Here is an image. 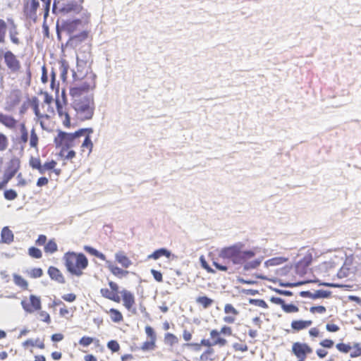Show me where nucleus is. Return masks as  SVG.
Listing matches in <instances>:
<instances>
[{
	"label": "nucleus",
	"instance_id": "1",
	"mask_svg": "<svg viewBox=\"0 0 361 361\" xmlns=\"http://www.w3.org/2000/svg\"><path fill=\"white\" fill-rule=\"evenodd\" d=\"M54 143L59 151V156L63 161L73 163L76 157L75 148L80 146V155L88 157L93 149V142L90 136L86 135L82 141L79 137L78 132L67 133L61 130H57V135L54 138Z\"/></svg>",
	"mask_w": 361,
	"mask_h": 361
},
{
	"label": "nucleus",
	"instance_id": "2",
	"mask_svg": "<svg viewBox=\"0 0 361 361\" xmlns=\"http://www.w3.org/2000/svg\"><path fill=\"white\" fill-rule=\"evenodd\" d=\"M243 246L241 244H235L224 247L219 255L221 258L232 262L234 264L243 266L245 271L256 269L261 264V260L255 258L254 250H243Z\"/></svg>",
	"mask_w": 361,
	"mask_h": 361
},
{
	"label": "nucleus",
	"instance_id": "3",
	"mask_svg": "<svg viewBox=\"0 0 361 361\" xmlns=\"http://www.w3.org/2000/svg\"><path fill=\"white\" fill-rule=\"evenodd\" d=\"M109 288H102L100 289L101 295L116 303H120L122 298L123 306L125 309L132 313H135V294L126 288L119 290V286L117 283L109 281Z\"/></svg>",
	"mask_w": 361,
	"mask_h": 361
},
{
	"label": "nucleus",
	"instance_id": "4",
	"mask_svg": "<svg viewBox=\"0 0 361 361\" xmlns=\"http://www.w3.org/2000/svg\"><path fill=\"white\" fill-rule=\"evenodd\" d=\"M64 265L72 275L81 276L89 264L87 257L81 252H67L63 255Z\"/></svg>",
	"mask_w": 361,
	"mask_h": 361
},
{
	"label": "nucleus",
	"instance_id": "5",
	"mask_svg": "<svg viewBox=\"0 0 361 361\" xmlns=\"http://www.w3.org/2000/svg\"><path fill=\"white\" fill-rule=\"evenodd\" d=\"M77 118L80 121L91 120L94 114L95 104L92 97L85 96L74 99L72 103Z\"/></svg>",
	"mask_w": 361,
	"mask_h": 361
},
{
	"label": "nucleus",
	"instance_id": "6",
	"mask_svg": "<svg viewBox=\"0 0 361 361\" xmlns=\"http://www.w3.org/2000/svg\"><path fill=\"white\" fill-rule=\"evenodd\" d=\"M29 165L32 169L38 171L40 174L49 172V176L51 173H54L59 177L62 172L61 169L56 168L57 162L54 159L47 161L42 164L39 157L32 156L29 159Z\"/></svg>",
	"mask_w": 361,
	"mask_h": 361
},
{
	"label": "nucleus",
	"instance_id": "7",
	"mask_svg": "<svg viewBox=\"0 0 361 361\" xmlns=\"http://www.w3.org/2000/svg\"><path fill=\"white\" fill-rule=\"evenodd\" d=\"M95 87L94 79L91 76H85L83 78L75 80L73 86L70 88L69 94L74 99L82 98V96L87 94Z\"/></svg>",
	"mask_w": 361,
	"mask_h": 361
},
{
	"label": "nucleus",
	"instance_id": "8",
	"mask_svg": "<svg viewBox=\"0 0 361 361\" xmlns=\"http://www.w3.org/2000/svg\"><path fill=\"white\" fill-rule=\"evenodd\" d=\"M233 335V329L228 325H223L219 330L216 329H212L209 332L210 344L212 346L224 347L228 343L225 337H230Z\"/></svg>",
	"mask_w": 361,
	"mask_h": 361
},
{
	"label": "nucleus",
	"instance_id": "9",
	"mask_svg": "<svg viewBox=\"0 0 361 361\" xmlns=\"http://www.w3.org/2000/svg\"><path fill=\"white\" fill-rule=\"evenodd\" d=\"M39 0H30L26 2L24 6V12L29 16L36 14L37 10L39 6ZM42 2V9L44 11V17L46 18L49 12L51 0H40Z\"/></svg>",
	"mask_w": 361,
	"mask_h": 361
},
{
	"label": "nucleus",
	"instance_id": "10",
	"mask_svg": "<svg viewBox=\"0 0 361 361\" xmlns=\"http://www.w3.org/2000/svg\"><path fill=\"white\" fill-rule=\"evenodd\" d=\"M20 305L23 310L29 314H32L37 311H39L42 309V300L40 296L31 294L27 298H24L21 300Z\"/></svg>",
	"mask_w": 361,
	"mask_h": 361
},
{
	"label": "nucleus",
	"instance_id": "11",
	"mask_svg": "<svg viewBox=\"0 0 361 361\" xmlns=\"http://www.w3.org/2000/svg\"><path fill=\"white\" fill-rule=\"evenodd\" d=\"M82 0H54L53 11L59 9L60 11L70 12V11H80L81 9V3Z\"/></svg>",
	"mask_w": 361,
	"mask_h": 361
},
{
	"label": "nucleus",
	"instance_id": "12",
	"mask_svg": "<svg viewBox=\"0 0 361 361\" xmlns=\"http://www.w3.org/2000/svg\"><path fill=\"white\" fill-rule=\"evenodd\" d=\"M145 332L147 340L142 343L140 350L143 352L153 351L156 350L157 348V338L154 329L151 326L147 325L145 327Z\"/></svg>",
	"mask_w": 361,
	"mask_h": 361
},
{
	"label": "nucleus",
	"instance_id": "13",
	"mask_svg": "<svg viewBox=\"0 0 361 361\" xmlns=\"http://www.w3.org/2000/svg\"><path fill=\"white\" fill-rule=\"evenodd\" d=\"M202 343L204 344V347L206 348L200 354L199 361H218L219 356L216 353L214 346L210 344V340L202 338Z\"/></svg>",
	"mask_w": 361,
	"mask_h": 361
},
{
	"label": "nucleus",
	"instance_id": "14",
	"mask_svg": "<svg viewBox=\"0 0 361 361\" xmlns=\"http://www.w3.org/2000/svg\"><path fill=\"white\" fill-rule=\"evenodd\" d=\"M223 321L226 324H234L240 316V311L231 303H226L224 307Z\"/></svg>",
	"mask_w": 361,
	"mask_h": 361
},
{
	"label": "nucleus",
	"instance_id": "15",
	"mask_svg": "<svg viewBox=\"0 0 361 361\" xmlns=\"http://www.w3.org/2000/svg\"><path fill=\"white\" fill-rule=\"evenodd\" d=\"M292 353L298 360H305L307 355L312 353V348L305 343L295 342L292 345Z\"/></svg>",
	"mask_w": 361,
	"mask_h": 361
},
{
	"label": "nucleus",
	"instance_id": "16",
	"mask_svg": "<svg viewBox=\"0 0 361 361\" xmlns=\"http://www.w3.org/2000/svg\"><path fill=\"white\" fill-rule=\"evenodd\" d=\"M87 22H84L80 19L68 20L63 22L62 28L69 35H73L76 31L82 30Z\"/></svg>",
	"mask_w": 361,
	"mask_h": 361
},
{
	"label": "nucleus",
	"instance_id": "17",
	"mask_svg": "<svg viewBox=\"0 0 361 361\" xmlns=\"http://www.w3.org/2000/svg\"><path fill=\"white\" fill-rule=\"evenodd\" d=\"M4 59L6 66L11 71L18 72L20 70V63L11 51H6L4 54Z\"/></svg>",
	"mask_w": 361,
	"mask_h": 361
},
{
	"label": "nucleus",
	"instance_id": "18",
	"mask_svg": "<svg viewBox=\"0 0 361 361\" xmlns=\"http://www.w3.org/2000/svg\"><path fill=\"white\" fill-rule=\"evenodd\" d=\"M271 301L276 305H279L282 310L286 313H295L299 311V308L294 304H286L285 300L281 298L272 297Z\"/></svg>",
	"mask_w": 361,
	"mask_h": 361
},
{
	"label": "nucleus",
	"instance_id": "19",
	"mask_svg": "<svg viewBox=\"0 0 361 361\" xmlns=\"http://www.w3.org/2000/svg\"><path fill=\"white\" fill-rule=\"evenodd\" d=\"M47 274L51 280H54L59 283H65V277L61 270L57 267L54 266L49 267L47 270Z\"/></svg>",
	"mask_w": 361,
	"mask_h": 361
},
{
	"label": "nucleus",
	"instance_id": "20",
	"mask_svg": "<svg viewBox=\"0 0 361 361\" xmlns=\"http://www.w3.org/2000/svg\"><path fill=\"white\" fill-rule=\"evenodd\" d=\"M312 324V320L296 319L292 321L290 327L293 332H299L309 328Z\"/></svg>",
	"mask_w": 361,
	"mask_h": 361
},
{
	"label": "nucleus",
	"instance_id": "21",
	"mask_svg": "<svg viewBox=\"0 0 361 361\" xmlns=\"http://www.w3.org/2000/svg\"><path fill=\"white\" fill-rule=\"evenodd\" d=\"M107 268L109 271L118 279L126 277L129 274V271L126 270V269L120 268L111 262H107Z\"/></svg>",
	"mask_w": 361,
	"mask_h": 361
},
{
	"label": "nucleus",
	"instance_id": "22",
	"mask_svg": "<svg viewBox=\"0 0 361 361\" xmlns=\"http://www.w3.org/2000/svg\"><path fill=\"white\" fill-rule=\"evenodd\" d=\"M0 123L7 128L13 130L17 127L18 121L12 116L0 113Z\"/></svg>",
	"mask_w": 361,
	"mask_h": 361
},
{
	"label": "nucleus",
	"instance_id": "23",
	"mask_svg": "<svg viewBox=\"0 0 361 361\" xmlns=\"http://www.w3.org/2000/svg\"><path fill=\"white\" fill-rule=\"evenodd\" d=\"M116 261L124 269L129 268L133 262L123 251H119L115 254Z\"/></svg>",
	"mask_w": 361,
	"mask_h": 361
},
{
	"label": "nucleus",
	"instance_id": "24",
	"mask_svg": "<svg viewBox=\"0 0 361 361\" xmlns=\"http://www.w3.org/2000/svg\"><path fill=\"white\" fill-rule=\"evenodd\" d=\"M161 257H165L167 259L173 258L174 255L166 248H160L154 251L152 254L148 256V259H158Z\"/></svg>",
	"mask_w": 361,
	"mask_h": 361
},
{
	"label": "nucleus",
	"instance_id": "25",
	"mask_svg": "<svg viewBox=\"0 0 361 361\" xmlns=\"http://www.w3.org/2000/svg\"><path fill=\"white\" fill-rule=\"evenodd\" d=\"M8 21L11 25V28L9 29V37L12 43L16 45H18L20 43V40L18 37L19 32L17 29L16 25L14 23L13 20L8 19Z\"/></svg>",
	"mask_w": 361,
	"mask_h": 361
},
{
	"label": "nucleus",
	"instance_id": "26",
	"mask_svg": "<svg viewBox=\"0 0 361 361\" xmlns=\"http://www.w3.org/2000/svg\"><path fill=\"white\" fill-rule=\"evenodd\" d=\"M105 312L109 316L111 320L114 323H121L123 321V316L121 312L116 308H111L105 310Z\"/></svg>",
	"mask_w": 361,
	"mask_h": 361
},
{
	"label": "nucleus",
	"instance_id": "27",
	"mask_svg": "<svg viewBox=\"0 0 361 361\" xmlns=\"http://www.w3.org/2000/svg\"><path fill=\"white\" fill-rule=\"evenodd\" d=\"M196 303L203 309H207L214 304V300L206 296H198L195 300Z\"/></svg>",
	"mask_w": 361,
	"mask_h": 361
},
{
	"label": "nucleus",
	"instance_id": "28",
	"mask_svg": "<svg viewBox=\"0 0 361 361\" xmlns=\"http://www.w3.org/2000/svg\"><path fill=\"white\" fill-rule=\"evenodd\" d=\"M304 293L312 299L327 298L331 295V292L325 290H317L314 293L305 292Z\"/></svg>",
	"mask_w": 361,
	"mask_h": 361
},
{
	"label": "nucleus",
	"instance_id": "29",
	"mask_svg": "<svg viewBox=\"0 0 361 361\" xmlns=\"http://www.w3.org/2000/svg\"><path fill=\"white\" fill-rule=\"evenodd\" d=\"M13 280L15 285L20 287L22 290H26L28 289V282L22 276L14 274H13Z\"/></svg>",
	"mask_w": 361,
	"mask_h": 361
},
{
	"label": "nucleus",
	"instance_id": "30",
	"mask_svg": "<svg viewBox=\"0 0 361 361\" xmlns=\"http://www.w3.org/2000/svg\"><path fill=\"white\" fill-rule=\"evenodd\" d=\"M1 241L4 243L9 244L13 241V232L8 228L4 227L1 233Z\"/></svg>",
	"mask_w": 361,
	"mask_h": 361
},
{
	"label": "nucleus",
	"instance_id": "31",
	"mask_svg": "<svg viewBox=\"0 0 361 361\" xmlns=\"http://www.w3.org/2000/svg\"><path fill=\"white\" fill-rule=\"evenodd\" d=\"M20 159L18 158L14 157L10 160L6 171L16 175V173L20 169Z\"/></svg>",
	"mask_w": 361,
	"mask_h": 361
},
{
	"label": "nucleus",
	"instance_id": "32",
	"mask_svg": "<svg viewBox=\"0 0 361 361\" xmlns=\"http://www.w3.org/2000/svg\"><path fill=\"white\" fill-rule=\"evenodd\" d=\"M20 136L18 138V142L24 146L28 141V132L24 123L20 125Z\"/></svg>",
	"mask_w": 361,
	"mask_h": 361
},
{
	"label": "nucleus",
	"instance_id": "33",
	"mask_svg": "<svg viewBox=\"0 0 361 361\" xmlns=\"http://www.w3.org/2000/svg\"><path fill=\"white\" fill-rule=\"evenodd\" d=\"M29 145L31 148L38 149L39 137L34 128L30 130Z\"/></svg>",
	"mask_w": 361,
	"mask_h": 361
},
{
	"label": "nucleus",
	"instance_id": "34",
	"mask_svg": "<svg viewBox=\"0 0 361 361\" xmlns=\"http://www.w3.org/2000/svg\"><path fill=\"white\" fill-rule=\"evenodd\" d=\"M164 341L166 345L172 347L178 343L179 339L173 334L166 333L164 334Z\"/></svg>",
	"mask_w": 361,
	"mask_h": 361
},
{
	"label": "nucleus",
	"instance_id": "35",
	"mask_svg": "<svg viewBox=\"0 0 361 361\" xmlns=\"http://www.w3.org/2000/svg\"><path fill=\"white\" fill-rule=\"evenodd\" d=\"M44 250L46 253L53 254L58 250V246L54 239L49 240L44 245Z\"/></svg>",
	"mask_w": 361,
	"mask_h": 361
},
{
	"label": "nucleus",
	"instance_id": "36",
	"mask_svg": "<svg viewBox=\"0 0 361 361\" xmlns=\"http://www.w3.org/2000/svg\"><path fill=\"white\" fill-rule=\"evenodd\" d=\"M33 109H34L35 115L39 119H43V118L49 119V118L51 117V116H53L54 114V110L51 111V115L41 114L39 110L38 99L37 98L35 99V104H33Z\"/></svg>",
	"mask_w": 361,
	"mask_h": 361
},
{
	"label": "nucleus",
	"instance_id": "37",
	"mask_svg": "<svg viewBox=\"0 0 361 361\" xmlns=\"http://www.w3.org/2000/svg\"><path fill=\"white\" fill-rule=\"evenodd\" d=\"M37 319L47 324H50L51 322V319L50 314L45 310H42V309L39 311H37Z\"/></svg>",
	"mask_w": 361,
	"mask_h": 361
},
{
	"label": "nucleus",
	"instance_id": "38",
	"mask_svg": "<svg viewBox=\"0 0 361 361\" xmlns=\"http://www.w3.org/2000/svg\"><path fill=\"white\" fill-rule=\"evenodd\" d=\"M94 342L98 343L99 340L90 336H84L79 340L78 343L82 347L86 348Z\"/></svg>",
	"mask_w": 361,
	"mask_h": 361
},
{
	"label": "nucleus",
	"instance_id": "39",
	"mask_svg": "<svg viewBox=\"0 0 361 361\" xmlns=\"http://www.w3.org/2000/svg\"><path fill=\"white\" fill-rule=\"evenodd\" d=\"M25 273L30 278L37 279L40 278L43 275V270L41 268H32L30 270H27Z\"/></svg>",
	"mask_w": 361,
	"mask_h": 361
},
{
	"label": "nucleus",
	"instance_id": "40",
	"mask_svg": "<svg viewBox=\"0 0 361 361\" xmlns=\"http://www.w3.org/2000/svg\"><path fill=\"white\" fill-rule=\"evenodd\" d=\"M7 32V24L3 19H0V43L3 44L6 41Z\"/></svg>",
	"mask_w": 361,
	"mask_h": 361
},
{
	"label": "nucleus",
	"instance_id": "41",
	"mask_svg": "<svg viewBox=\"0 0 361 361\" xmlns=\"http://www.w3.org/2000/svg\"><path fill=\"white\" fill-rule=\"evenodd\" d=\"M59 65H60L59 69L61 71V78L65 79L67 76L68 68H69L68 63L66 61V60L61 59L59 61Z\"/></svg>",
	"mask_w": 361,
	"mask_h": 361
},
{
	"label": "nucleus",
	"instance_id": "42",
	"mask_svg": "<svg viewBox=\"0 0 361 361\" xmlns=\"http://www.w3.org/2000/svg\"><path fill=\"white\" fill-rule=\"evenodd\" d=\"M73 312L74 309L68 307L65 304H62V306L59 309V315L61 317H71Z\"/></svg>",
	"mask_w": 361,
	"mask_h": 361
},
{
	"label": "nucleus",
	"instance_id": "43",
	"mask_svg": "<svg viewBox=\"0 0 361 361\" xmlns=\"http://www.w3.org/2000/svg\"><path fill=\"white\" fill-rule=\"evenodd\" d=\"M288 260L286 257H276L269 259L267 264L269 266H276L286 262Z\"/></svg>",
	"mask_w": 361,
	"mask_h": 361
},
{
	"label": "nucleus",
	"instance_id": "44",
	"mask_svg": "<svg viewBox=\"0 0 361 361\" xmlns=\"http://www.w3.org/2000/svg\"><path fill=\"white\" fill-rule=\"evenodd\" d=\"M85 250L87 251L88 253L98 257L99 259H102V260H105L106 259V257L104 254H102V252H99L98 250H97L96 249L92 247H90V246H85L84 247Z\"/></svg>",
	"mask_w": 361,
	"mask_h": 361
},
{
	"label": "nucleus",
	"instance_id": "45",
	"mask_svg": "<svg viewBox=\"0 0 361 361\" xmlns=\"http://www.w3.org/2000/svg\"><path fill=\"white\" fill-rule=\"evenodd\" d=\"M353 351L350 354L351 358L361 356V345L359 343H354L352 346Z\"/></svg>",
	"mask_w": 361,
	"mask_h": 361
},
{
	"label": "nucleus",
	"instance_id": "46",
	"mask_svg": "<svg viewBox=\"0 0 361 361\" xmlns=\"http://www.w3.org/2000/svg\"><path fill=\"white\" fill-rule=\"evenodd\" d=\"M59 118L61 119L62 124L66 128H71L72 127L71 122V116L68 114V111L64 113L63 116H60Z\"/></svg>",
	"mask_w": 361,
	"mask_h": 361
},
{
	"label": "nucleus",
	"instance_id": "47",
	"mask_svg": "<svg viewBox=\"0 0 361 361\" xmlns=\"http://www.w3.org/2000/svg\"><path fill=\"white\" fill-rule=\"evenodd\" d=\"M28 255L35 259H40L42 257V251L35 247H30L28 249Z\"/></svg>",
	"mask_w": 361,
	"mask_h": 361
},
{
	"label": "nucleus",
	"instance_id": "48",
	"mask_svg": "<svg viewBox=\"0 0 361 361\" xmlns=\"http://www.w3.org/2000/svg\"><path fill=\"white\" fill-rule=\"evenodd\" d=\"M107 348L112 352H118L121 349L120 344L116 340H111L106 344Z\"/></svg>",
	"mask_w": 361,
	"mask_h": 361
},
{
	"label": "nucleus",
	"instance_id": "49",
	"mask_svg": "<svg viewBox=\"0 0 361 361\" xmlns=\"http://www.w3.org/2000/svg\"><path fill=\"white\" fill-rule=\"evenodd\" d=\"M336 349L343 353H348L352 349V346L349 343H339L336 345Z\"/></svg>",
	"mask_w": 361,
	"mask_h": 361
},
{
	"label": "nucleus",
	"instance_id": "50",
	"mask_svg": "<svg viewBox=\"0 0 361 361\" xmlns=\"http://www.w3.org/2000/svg\"><path fill=\"white\" fill-rule=\"evenodd\" d=\"M56 106L59 117L60 116H63L64 113H66L68 111L66 106L65 104H63L58 99L56 100Z\"/></svg>",
	"mask_w": 361,
	"mask_h": 361
},
{
	"label": "nucleus",
	"instance_id": "51",
	"mask_svg": "<svg viewBox=\"0 0 361 361\" xmlns=\"http://www.w3.org/2000/svg\"><path fill=\"white\" fill-rule=\"evenodd\" d=\"M8 146V137L2 133H0V152L5 151Z\"/></svg>",
	"mask_w": 361,
	"mask_h": 361
},
{
	"label": "nucleus",
	"instance_id": "52",
	"mask_svg": "<svg viewBox=\"0 0 361 361\" xmlns=\"http://www.w3.org/2000/svg\"><path fill=\"white\" fill-rule=\"evenodd\" d=\"M310 313L323 314L326 312V309L323 305L312 306L310 308Z\"/></svg>",
	"mask_w": 361,
	"mask_h": 361
},
{
	"label": "nucleus",
	"instance_id": "53",
	"mask_svg": "<svg viewBox=\"0 0 361 361\" xmlns=\"http://www.w3.org/2000/svg\"><path fill=\"white\" fill-rule=\"evenodd\" d=\"M250 303L264 309L268 308L267 303L262 299H250Z\"/></svg>",
	"mask_w": 361,
	"mask_h": 361
},
{
	"label": "nucleus",
	"instance_id": "54",
	"mask_svg": "<svg viewBox=\"0 0 361 361\" xmlns=\"http://www.w3.org/2000/svg\"><path fill=\"white\" fill-rule=\"evenodd\" d=\"M4 195L7 200H13L18 197L17 192L13 189L5 190Z\"/></svg>",
	"mask_w": 361,
	"mask_h": 361
},
{
	"label": "nucleus",
	"instance_id": "55",
	"mask_svg": "<svg viewBox=\"0 0 361 361\" xmlns=\"http://www.w3.org/2000/svg\"><path fill=\"white\" fill-rule=\"evenodd\" d=\"M312 261V255L311 253H307V255H305L302 259H301L299 262V264L302 265V266H304V267H307L309 266L311 262Z\"/></svg>",
	"mask_w": 361,
	"mask_h": 361
},
{
	"label": "nucleus",
	"instance_id": "56",
	"mask_svg": "<svg viewBox=\"0 0 361 361\" xmlns=\"http://www.w3.org/2000/svg\"><path fill=\"white\" fill-rule=\"evenodd\" d=\"M233 348L235 351L246 352L248 350V346L244 343H235L233 345Z\"/></svg>",
	"mask_w": 361,
	"mask_h": 361
},
{
	"label": "nucleus",
	"instance_id": "57",
	"mask_svg": "<svg viewBox=\"0 0 361 361\" xmlns=\"http://www.w3.org/2000/svg\"><path fill=\"white\" fill-rule=\"evenodd\" d=\"M200 261L202 267L204 269H205L208 273H210V274L215 273V271L209 266V264H207V262H206V260L203 256L200 257Z\"/></svg>",
	"mask_w": 361,
	"mask_h": 361
},
{
	"label": "nucleus",
	"instance_id": "58",
	"mask_svg": "<svg viewBox=\"0 0 361 361\" xmlns=\"http://www.w3.org/2000/svg\"><path fill=\"white\" fill-rule=\"evenodd\" d=\"M319 345L325 348H331L334 345V342L331 339L325 338L320 341Z\"/></svg>",
	"mask_w": 361,
	"mask_h": 361
},
{
	"label": "nucleus",
	"instance_id": "59",
	"mask_svg": "<svg viewBox=\"0 0 361 361\" xmlns=\"http://www.w3.org/2000/svg\"><path fill=\"white\" fill-rule=\"evenodd\" d=\"M150 272L155 281L159 283L163 281L162 274L160 271L155 269H151Z\"/></svg>",
	"mask_w": 361,
	"mask_h": 361
},
{
	"label": "nucleus",
	"instance_id": "60",
	"mask_svg": "<svg viewBox=\"0 0 361 361\" xmlns=\"http://www.w3.org/2000/svg\"><path fill=\"white\" fill-rule=\"evenodd\" d=\"M62 299L68 302H73L76 300V295L74 293H68L62 295Z\"/></svg>",
	"mask_w": 361,
	"mask_h": 361
},
{
	"label": "nucleus",
	"instance_id": "61",
	"mask_svg": "<svg viewBox=\"0 0 361 361\" xmlns=\"http://www.w3.org/2000/svg\"><path fill=\"white\" fill-rule=\"evenodd\" d=\"M47 236L45 235L42 234L38 236L37 239L35 241V244L39 246H41V245L44 246L45 244L47 243Z\"/></svg>",
	"mask_w": 361,
	"mask_h": 361
},
{
	"label": "nucleus",
	"instance_id": "62",
	"mask_svg": "<svg viewBox=\"0 0 361 361\" xmlns=\"http://www.w3.org/2000/svg\"><path fill=\"white\" fill-rule=\"evenodd\" d=\"M309 336L311 338H317L320 336L319 329L317 327H312L308 331Z\"/></svg>",
	"mask_w": 361,
	"mask_h": 361
},
{
	"label": "nucleus",
	"instance_id": "63",
	"mask_svg": "<svg viewBox=\"0 0 361 361\" xmlns=\"http://www.w3.org/2000/svg\"><path fill=\"white\" fill-rule=\"evenodd\" d=\"M49 183V179L45 176L39 178L37 180L36 185L37 187H43Z\"/></svg>",
	"mask_w": 361,
	"mask_h": 361
},
{
	"label": "nucleus",
	"instance_id": "64",
	"mask_svg": "<svg viewBox=\"0 0 361 361\" xmlns=\"http://www.w3.org/2000/svg\"><path fill=\"white\" fill-rule=\"evenodd\" d=\"M326 329L329 332H337L340 330V327L335 324H327L326 325Z\"/></svg>",
	"mask_w": 361,
	"mask_h": 361
}]
</instances>
